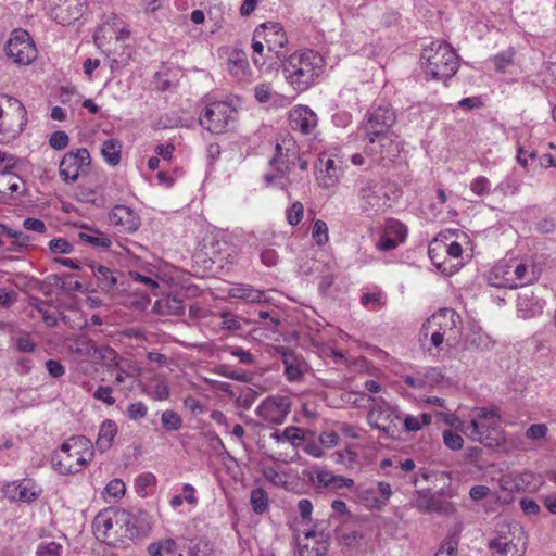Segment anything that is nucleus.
<instances>
[{"label": "nucleus", "instance_id": "bf43d9fd", "mask_svg": "<svg viewBox=\"0 0 556 556\" xmlns=\"http://www.w3.org/2000/svg\"><path fill=\"white\" fill-rule=\"evenodd\" d=\"M490 181L485 177H479L470 184V189L477 195H485L490 192Z\"/></svg>", "mask_w": 556, "mask_h": 556}, {"label": "nucleus", "instance_id": "58836bf2", "mask_svg": "<svg viewBox=\"0 0 556 556\" xmlns=\"http://www.w3.org/2000/svg\"><path fill=\"white\" fill-rule=\"evenodd\" d=\"M184 556H213L212 545L204 540H190L182 545Z\"/></svg>", "mask_w": 556, "mask_h": 556}, {"label": "nucleus", "instance_id": "49530a36", "mask_svg": "<svg viewBox=\"0 0 556 556\" xmlns=\"http://www.w3.org/2000/svg\"><path fill=\"white\" fill-rule=\"evenodd\" d=\"M442 437H443V443L450 450L459 451L463 448L464 439L457 432H455L451 429H446L443 431Z\"/></svg>", "mask_w": 556, "mask_h": 556}, {"label": "nucleus", "instance_id": "393cba45", "mask_svg": "<svg viewBox=\"0 0 556 556\" xmlns=\"http://www.w3.org/2000/svg\"><path fill=\"white\" fill-rule=\"evenodd\" d=\"M77 456L80 464L87 466L94 456V446L90 439L85 435H73L64 442Z\"/></svg>", "mask_w": 556, "mask_h": 556}, {"label": "nucleus", "instance_id": "a878e982", "mask_svg": "<svg viewBox=\"0 0 556 556\" xmlns=\"http://www.w3.org/2000/svg\"><path fill=\"white\" fill-rule=\"evenodd\" d=\"M282 364L285 367V376L287 380L291 382L302 380L307 370L305 361L291 351L282 353Z\"/></svg>", "mask_w": 556, "mask_h": 556}, {"label": "nucleus", "instance_id": "5701e85b", "mask_svg": "<svg viewBox=\"0 0 556 556\" xmlns=\"http://www.w3.org/2000/svg\"><path fill=\"white\" fill-rule=\"evenodd\" d=\"M92 271V275L97 279L98 287L104 292L113 293L117 290L118 279L122 274L116 270H112L103 265L94 264L93 262L86 264Z\"/></svg>", "mask_w": 556, "mask_h": 556}, {"label": "nucleus", "instance_id": "69168bd1", "mask_svg": "<svg viewBox=\"0 0 556 556\" xmlns=\"http://www.w3.org/2000/svg\"><path fill=\"white\" fill-rule=\"evenodd\" d=\"M229 352L232 356L238 357L243 364H253L255 362L254 355L242 348H229Z\"/></svg>", "mask_w": 556, "mask_h": 556}, {"label": "nucleus", "instance_id": "864d4df0", "mask_svg": "<svg viewBox=\"0 0 556 556\" xmlns=\"http://www.w3.org/2000/svg\"><path fill=\"white\" fill-rule=\"evenodd\" d=\"M70 143V138L65 131L58 130L51 134L49 144L55 150H63Z\"/></svg>", "mask_w": 556, "mask_h": 556}, {"label": "nucleus", "instance_id": "aec40b11", "mask_svg": "<svg viewBox=\"0 0 556 556\" xmlns=\"http://www.w3.org/2000/svg\"><path fill=\"white\" fill-rule=\"evenodd\" d=\"M52 465L61 475L78 473L86 468L85 464H80L75 453L64 443L54 452Z\"/></svg>", "mask_w": 556, "mask_h": 556}, {"label": "nucleus", "instance_id": "5fc2aeb1", "mask_svg": "<svg viewBox=\"0 0 556 556\" xmlns=\"http://www.w3.org/2000/svg\"><path fill=\"white\" fill-rule=\"evenodd\" d=\"M547 432L548 428L545 424H533L527 429L526 437L530 440L538 441L544 439Z\"/></svg>", "mask_w": 556, "mask_h": 556}, {"label": "nucleus", "instance_id": "6ab92c4d", "mask_svg": "<svg viewBox=\"0 0 556 556\" xmlns=\"http://www.w3.org/2000/svg\"><path fill=\"white\" fill-rule=\"evenodd\" d=\"M4 494L10 501L33 503L40 496L41 489L33 480L23 479L8 483Z\"/></svg>", "mask_w": 556, "mask_h": 556}, {"label": "nucleus", "instance_id": "de8ad7c7", "mask_svg": "<svg viewBox=\"0 0 556 556\" xmlns=\"http://www.w3.org/2000/svg\"><path fill=\"white\" fill-rule=\"evenodd\" d=\"M104 492L105 496L116 501L124 496L126 485L121 479H113L106 484Z\"/></svg>", "mask_w": 556, "mask_h": 556}, {"label": "nucleus", "instance_id": "79ce46f5", "mask_svg": "<svg viewBox=\"0 0 556 556\" xmlns=\"http://www.w3.org/2000/svg\"><path fill=\"white\" fill-rule=\"evenodd\" d=\"M21 178L12 173L0 174V192L15 193L20 190Z\"/></svg>", "mask_w": 556, "mask_h": 556}, {"label": "nucleus", "instance_id": "052dcab7", "mask_svg": "<svg viewBox=\"0 0 556 556\" xmlns=\"http://www.w3.org/2000/svg\"><path fill=\"white\" fill-rule=\"evenodd\" d=\"M93 397L98 401H102L108 405H113L115 399L112 396V388L106 386H100L93 393Z\"/></svg>", "mask_w": 556, "mask_h": 556}, {"label": "nucleus", "instance_id": "f3484780", "mask_svg": "<svg viewBox=\"0 0 556 556\" xmlns=\"http://www.w3.org/2000/svg\"><path fill=\"white\" fill-rule=\"evenodd\" d=\"M256 36H262L267 50L274 52L278 59L285 56V47L288 42L287 35L279 23L267 22L256 28Z\"/></svg>", "mask_w": 556, "mask_h": 556}, {"label": "nucleus", "instance_id": "2eb2a0df", "mask_svg": "<svg viewBox=\"0 0 556 556\" xmlns=\"http://www.w3.org/2000/svg\"><path fill=\"white\" fill-rule=\"evenodd\" d=\"M291 409V400L286 395H271L266 397L256 408V414L262 419L281 425Z\"/></svg>", "mask_w": 556, "mask_h": 556}, {"label": "nucleus", "instance_id": "a211bd4d", "mask_svg": "<svg viewBox=\"0 0 556 556\" xmlns=\"http://www.w3.org/2000/svg\"><path fill=\"white\" fill-rule=\"evenodd\" d=\"M466 434L472 441H477L486 447H497L505 443L504 432L496 426L477 424L470 421Z\"/></svg>", "mask_w": 556, "mask_h": 556}, {"label": "nucleus", "instance_id": "cd10ccee", "mask_svg": "<svg viewBox=\"0 0 556 556\" xmlns=\"http://www.w3.org/2000/svg\"><path fill=\"white\" fill-rule=\"evenodd\" d=\"M228 70L238 80L248 79L250 66L247 55L242 51H232L228 59Z\"/></svg>", "mask_w": 556, "mask_h": 556}, {"label": "nucleus", "instance_id": "c9c22d12", "mask_svg": "<svg viewBox=\"0 0 556 556\" xmlns=\"http://www.w3.org/2000/svg\"><path fill=\"white\" fill-rule=\"evenodd\" d=\"M78 238L80 241L86 242L94 248L109 249L112 244L111 239L98 229L81 231L78 233Z\"/></svg>", "mask_w": 556, "mask_h": 556}, {"label": "nucleus", "instance_id": "c85d7f7f", "mask_svg": "<svg viewBox=\"0 0 556 556\" xmlns=\"http://www.w3.org/2000/svg\"><path fill=\"white\" fill-rule=\"evenodd\" d=\"M230 298L245 300L252 303H261L266 301L265 293L254 289L251 285L239 283L229 289Z\"/></svg>", "mask_w": 556, "mask_h": 556}, {"label": "nucleus", "instance_id": "338daca9", "mask_svg": "<svg viewBox=\"0 0 556 556\" xmlns=\"http://www.w3.org/2000/svg\"><path fill=\"white\" fill-rule=\"evenodd\" d=\"M46 368L49 372V375L53 378H61L65 374L64 366L54 359H48L46 362Z\"/></svg>", "mask_w": 556, "mask_h": 556}, {"label": "nucleus", "instance_id": "ea45409f", "mask_svg": "<svg viewBox=\"0 0 556 556\" xmlns=\"http://www.w3.org/2000/svg\"><path fill=\"white\" fill-rule=\"evenodd\" d=\"M250 503L255 514H263L268 508V495L267 492L257 488L251 491Z\"/></svg>", "mask_w": 556, "mask_h": 556}, {"label": "nucleus", "instance_id": "774afa93", "mask_svg": "<svg viewBox=\"0 0 556 556\" xmlns=\"http://www.w3.org/2000/svg\"><path fill=\"white\" fill-rule=\"evenodd\" d=\"M222 318H223V321H222L223 329L231 330V331L241 329L240 321L235 316H232L230 313H223Z\"/></svg>", "mask_w": 556, "mask_h": 556}, {"label": "nucleus", "instance_id": "4468645a", "mask_svg": "<svg viewBox=\"0 0 556 556\" xmlns=\"http://www.w3.org/2000/svg\"><path fill=\"white\" fill-rule=\"evenodd\" d=\"M5 51L7 55L20 65H28L37 58V49L30 35L21 28L12 31Z\"/></svg>", "mask_w": 556, "mask_h": 556}, {"label": "nucleus", "instance_id": "bb28decb", "mask_svg": "<svg viewBox=\"0 0 556 556\" xmlns=\"http://www.w3.org/2000/svg\"><path fill=\"white\" fill-rule=\"evenodd\" d=\"M323 534L317 538L314 531L305 533V543H299V556H325L329 544L324 540Z\"/></svg>", "mask_w": 556, "mask_h": 556}, {"label": "nucleus", "instance_id": "a18cd8bd", "mask_svg": "<svg viewBox=\"0 0 556 556\" xmlns=\"http://www.w3.org/2000/svg\"><path fill=\"white\" fill-rule=\"evenodd\" d=\"M312 236L316 244L325 245L329 241L327 224L321 219L315 220Z\"/></svg>", "mask_w": 556, "mask_h": 556}, {"label": "nucleus", "instance_id": "09e8293b", "mask_svg": "<svg viewBox=\"0 0 556 556\" xmlns=\"http://www.w3.org/2000/svg\"><path fill=\"white\" fill-rule=\"evenodd\" d=\"M334 473L328 470H317L309 476V480L319 488L330 489Z\"/></svg>", "mask_w": 556, "mask_h": 556}, {"label": "nucleus", "instance_id": "473e14b6", "mask_svg": "<svg viewBox=\"0 0 556 556\" xmlns=\"http://www.w3.org/2000/svg\"><path fill=\"white\" fill-rule=\"evenodd\" d=\"M414 506L424 513L441 511L442 503L428 490L418 491Z\"/></svg>", "mask_w": 556, "mask_h": 556}, {"label": "nucleus", "instance_id": "603ef678", "mask_svg": "<svg viewBox=\"0 0 556 556\" xmlns=\"http://www.w3.org/2000/svg\"><path fill=\"white\" fill-rule=\"evenodd\" d=\"M62 545L51 541L48 543H41L38 545L36 554L37 556H61Z\"/></svg>", "mask_w": 556, "mask_h": 556}, {"label": "nucleus", "instance_id": "0eeeda50", "mask_svg": "<svg viewBox=\"0 0 556 556\" xmlns=\"http://www.w3.org/2000/svg\"><path fill=\"white\" fill-rule=\"evenodd\" d=\"M357 200L361 212L368 217H374L390 206V198L377 178L359 180Z\"/></svg>", "mask_w": 556, "mask_h": 556}, {"label": "nucleus", "instance_id": "f03ea898", "mask_svg": "<svg viewBox=\"0 0 556 556\" xmlns=\"http://www.w3.org/2000/svg\"><path fill=\"white\" fill-rule=\"evenodd\" d=\"M269 170L264 174L266 187L288 191L291 185L290 175L299 166L306 170L308 163L300 156L299 148L291 138L282 139L275 147V155L269 160Z\"/></svg>", "mask_w": 556, "mask_h": 556}, {"label": "nucleus", "instance_id": "f257e3e1", "mask_svg": "<svg viewBox=\"0 0 556 556\" xmlns=\"http://www.w3.org/2000/svg\"><path fill=\"white\" fill-rule=\"evenodd\" d=\"M92 527L99 540L115 545L117 542L146 536L151 530V522L143 510L131 513L111 508L99 513Z\"/></svg>", "mask_w": 556, "mask_h": 556}, {"label": "nucleus", "instance_id": "4c0bfd02", "mask_svg": "<svg viewBox=\"0 0 556 556\" xmlns=\"http://www.w3.org/2000/svg\"><path fill=\"white\" fill-rule=\"evenodd\" d=\"M29 306L34 307L42 317L43 323L48 327H55L58 325V318L55 314L49 312L50 304L37 296L29 298Z\"/></svg>", "mask_w": 556, "mask_h": 556}, {"label": "nucleus", "instance_id": "dca6fc26", "mask_svg": "<svg viewBox=\"0 0 556 556\" xmlns=\"http://www.w3.org/2000/svg\"><path fill=\"white\" fill-rule=\"evenodd\" d=\"M494 273L496 276L502 275L505 280L502 286L510 289L523 287L536 279L534 273L529 270L528 265L517 262L496 266Z\"/></svg>", "mask_w": 556, "mask_h": 556}, {"label": "nucleus", "instance_id": "37998d69", "mask_svg": "<svg viewBox=\"0 0 556 556\" xmlns=\"http://www.w3.org/2000/svg\"><path fill=\"white\" fill-rule=\"evenodd\" d=\"M161 422L165 430L177 431L182 426L181 417L174 410H165L161 416Z\"/></svg>", "mask_w": 556, "mask_h": 556}, {"label": "nucleus", "instance_id": "8fccbe9b", "mask_svg": "<svg viewBox=\"0 0 556 556\" xmlns=\"http://www.w3.org/2000/svg\"><path fill=\"white\" fill-rule=\"evenodd\" d=\"M73 244L64 238H55L49 242V250L54 254H71Z\"/></svg>", "mask_w": 556, "mask_h": 556}, {"label": "nucleus", "instance_id": "7c9ffc66", "mask_svg": "<svg viewBox=\"0 0 556 556\" xmlns=\"http://www.w3.org/2000/svg\"><path fill=\"white\" fill-rule=\"evenodd\" d=\"M116 433H117L116 424L111 419L104 420L100 425V428H99V433H98V438L96 441L97 448L101 453L106 452L112 446V443H113V440H114Z\"/></svg>", "mask_w": 556, "mask_h": 556}, {"label": "nucleus", "instance_id": "c03bdc74", "mask_svg": "<svg viewBox=\"0 0 556 556\" xmlns=\"http://www.w3.org/2000/svg\"><path fill=\"white\" fill-rule=\"evenodd\" d=\"M384 233L402 243L406 238L407 228L401 222L392 219L388 222Z\"/></svg>", "mask_w": 556, "mask_h": 556}, {"label": "nucleus", "instance_id": "6e6552de", "mask_svg": "<svg viewBox=\"0 0 556 556\" xmlns=\"http://www.w3.org/2000/svg\"><path fill=\"white\" fill-rule=\"evenodd\" d=\"M238 111L226 101L208 103L200 113L199 122L212 134L220 135L229 130L237 121Z\"/></svg>", "mask_w": 556, "mask_h": 556}, {"label": "nucleus", "instance_id": "1a4fd4ad", "mask_svg": "<svg viewBox=\"0 0 556 556\" xmlns=\"http://www.w3.org/2000/svg\"><path fill=\"white\" fill-rule=\"evenodd\" d=\"M26 121V110L21 101L8 96L0 99V132L5 138L21 134Z\"/></svg>", "mask_w": 556, "mask_h": 556}, {"label": "nucleus", "instance_id": "2f4dec72", "mask_svg": "<svg viewBox=\"0 0 556 556\" xmlns=\"http://www.w3.org/2000/svg\"><path fill=\"white\" fill-rule=\"evenodd\" d=\"M178 544L174 539L166 538L152 542L148 546L149 556H184L182 553H177Z\"/></svg>", "mask_w": 556, "mask_h": 556}, {"label": "nucleus", "instance_id": "9d476101", "mask_svg": "<svg viewBox=\"0 0 556 556\" xmlns=\"http://www.w3.org/2000/svg\"><path fill=\"white\" fill-rule=\"evenodd\" d=\"M367 140L364 153L383 167L393 165L401 155L402 143L395 134Z\"/></svg>", "mask_w": 556, "mask_h": 556}, {"label": "nucleus", "instance_id": "4d7b16f0", "mask_svg": "<svg viewBox=\"0 0 556 556\" xmlns=\"http://www.w3.org/2000/svg\"><path fill=\"white\" fill-rule=\"evenodd\" d=\"M457 545V536H452L444 542L440 551H438L434 556H456Z\"/></svg>", "mask_w": 556, "mask_h": 556}, {"label": "nucleus", "instance_id": "423d86ee", "mask_svg": "<svg viewBox=\"0 0 556 556\" xmlns=\"http://www.w3.org/2000/svg\"><path fill=\"white\" fill-rule=\"evenodd\" d=\"M369 410L367 421L374 429L384 433L388 439H399L402 430L399 421L402 420V414L396 406H391L382 397H369Z\"/></svg>", "mask_w": 556, "mask_h": 556}, {"label": "nucleus", "instance_id": "4be33fe9", "mask_svg": "<svg viewBox=\"0 0 556 556\" xmlns=\"http://www.w3.org/2000/svg\"><path fill=\"white\" fill-rule=\"evenodd\" d=\"M543 311L542 302L533 291L526 289L518 293L517 313L522 319H530L540 315Z\"/></svg>", "mask_w": 556, "mask_h": 556}, {"label": "nucleus", "instance_id": "13d9d810", "mask_svg": "<svg viewBox=\"0 0 556 556\" xmlns=\"http://www.w3.org/2000/svg\"><path fill=\"white\" fill-rule=\"evenodd\" d=\"M421 375L426 382V388H432L433 386L439 384L443 379L442 372L437 368H429Z\"/></svg>", "mask_w": 556, "mask_h": 556}, {"label": "nucleus", "instance_id": "20e7f679", "mask_svg": "<svg viewBox=\"0 0 556 556\" xmlns=\"http://www.w3.org/2000/svg\"><path fill=\"white\" fill-rule=\"evenodd\" d=\"M420 334L425 339L430 336V342L435 348L443 343L454 346L462 334L460 317L454 309H440L422 325Z\"/></svg>", "mask_w": 556, "mask_h": 556}, {"label": "nucleus", "instance_id": "c756f323", "mask_svg": "<svg viewBox=\"0 0 556 556\" xmlns=\"http://www.w3.org/2000/svg\"><path fill=\"white\" fill-rule=\"evenodd\" d=\"M154 307L162 315L180 316L185 312L184 301L175 294H168L156 301Z\"/></svg>", "mask_w": 556, "mask_h": 556}, {"label": "nucleus", "instance_id": "3c124183", "mask_svg": "<svg viewBox=\"0 0 556 556\" xmlns=\"http://www.w3.org/2000/svg\"><path fill=\"white\" fill-rule=\"evenodd\" d=\"M303 213V204L299 201L294 202L286 212L288 223L292 226H296L301 223Z\"/></svg>", "mask_w": 556, "mask_h": 556}, {"label": "nucleus", "instance_id": "39448f33", "mask_svg": "<svg viewBox=\"0 0 556 556\" xmlns=\"http://www.w3.org/2000/svg\"><path fill=\"white\" fill-rule=\"evenodd\" d=\"M421 64L427 75L437 80L450 79L458 70V56L445 41H432L422 49Z\"/></svg>", "mask_w": 556, "mask_h": 556}, {"label": "nucleus", "instance_id": "f8f14e48", "mask_svg": "<svg viewBox=\"0 0 556 556\" xmlns=\"http://www.w3.org/2000/svg\"><path fill=\"white\" fill-rule=\"evenodd\" d=\"M488 547L492 556H523L526 553V540L520 527L515 526L509 531L501 532L490 539Z\"/></svg>", "mask_w": 556, "mask_h": 556}, {"label": "nucleus", "instance_id": "e433bc0d", "mask_svg": "<svg viewBox=\"0 0 556 556\" xmlns=\"http://www.w3.org/2000/svg\"><path fill=\"white\" fill-rule=\"evenodd\" d=\"M270 438L276 442H289L293 446H299L304 440L303 430L292 426L287 427L282 432H273Z\"/></svg>", "mask_w": 556, "mask_h": 556}, {"label": "nucleus", "instance_id": "0e129e2a", "mask_svg": "<svg viewBox=\"0 0 556 556\" xmlns=\"http://www.w3.org/2000/svg\"><path fill=\"white\" fill-rule=\"evenodd\" d=\"M271 94V87L269 84L257 85L254 89L255 99L260 103H266L269 101Z\"/></svg>", "mask_w": 556, "mask_h": 556}, {"label": "nucleus", "instance_id": "e2e57ef3", "mask_svg": "<svg viewBox=\"0 0 556 556\" xmlns=\"http://www.w3.org/2000/svg\"><path fill=\"white\" fill-rule=\"evenodd\" d=\"M519 504L522 511L528 516H535L540 513L539 504L532 498H521Z\"/></svg>", "mask_w": 556, "mask_h": 556}, {"label": "nucleus", "instance_id": "7ed1b4c3", "mask_svg": "<svg viewBox=\"0 0 556 556\" xmlns=\"http://www.w3.org/2000/svg\"><path fill=\"white\" fill-rule=\"evenodd\" d=\"M324 60L313 50L294 52L282 61V74L298 92L308 90L320 76Z\"/></svg>", "mask_w": 556, "mask_h": 556}, {"label": "nucleus", "instance_id": "ddd939ff", "mask_svg": "<svg viewBox=\"0 0 556 556\" xmlns=\"http://www.w3.org/2000/svg\"><path fill=\"white\" fill-rule=\"evenodd\" d=\"M90 164V154L86 148L70 151L60 162V177L64 182L73 184L77 181L80 176H86L88 174Z\"/></svg>", "mask_w": 556, "mask_h": 556}, {"label": "nucleus", "instance_id": "680f3d73", "mask_svg": "<svg viewBox=\"0 0 556 556\" xmlns=\"http://www.w3.org/2000/svg\"><path fill=\"white\" fill-rule=\"evenodd\" d=\"M23 227L27 230L43 233L47 230L46 224L38 218L28 217L23 222Z\"/></svg>", "mask_w": 556, "mask_h": 556}, {"label": "nucleus", "instance_id": "9b49d317", "mask_svg": "<svg viewBox=\"0 0 556 556\" xmlns=\"http://www.w3.org/2000/svg\"><path fill=\"white\" fill-rule=\"evenodd\" d=\"M395 122V111L390 105H379L367 113L362 128L367 139H375L394 134L392 127Z\"/></svg>", "mask_w": 556, "mask_h": 556}, {"label": "nucleus", "instance_id": "6e6d98bb", "mask_svg": "<svg viewBox=\"0 0 556 556\" xmlns=\"http://www.w3.org/2000/svg\"><path fill=\"white\" fill-rule=\"evenodd\" d=\"M148 408L143 402L131 403L127 408V415L132 420H139L147 415Z\"/></svg>", "mask_w": 556, "mask_h": 556}, {"label": "nucleus", "instance_id": "412c9836", "mask_svg": "<svg viewBox=\"0 0 556 556\" xmlns=\"http://www.w3.org/2000/svg\"><path fill=\"white\" fill-rule=\"evenodd\" d=\"M316 114L307 106L298 105L290 111V127L302 135L312 134L317 126Z\"/></svg>", "mask_w": 556, "mask_h": 556}, {"label": "nucleus", "instance_id": "f704fd0d", "mask_svg": "<svg viewBox=\"0 0 556 556\" xmlns=\"http://www.w3.org/2000/svg\"><path fill=\"white\" fill-rule=\"evenodd\" d=\"M122 143L117 139H108L102 143L101 154L105 162L111 166H116L121 162Z\"/></svg>", "mask_w": 556, "mask_h": 556}, {"label": "nucleus", "instance_id": "a19ab883", "mask_svg": "<svg viewBox=\"0 0 556 556\" xmlns=\"http://www.w3.org/2000/svg\"><path fill=\"white\" fill-rule=\"evenodd\" d=\"M134 48L129 45H125L122 47L121 52H114V58H112L110 67L112 71H117L129 64L132 59Z\"/></svg>", "mask_w": 556, "mask_h": 556}, {"label": "nucleus", "instance_id": "72a5a7b5", "mask_svg": "<svg viewBox=\"0 0 556 556\" xmlns=\"http://www.w3.org/2000/svg\"><path fill=\"white\" fill-rule=\"evenodd\" d=\"M471 419L470 421H476L477 424H486L491 426H497L501 421L500 409L491 406V407H475L471 410Z\"/></svg>", "mask_w": 556, "mask_h": 556}, {"label": "nucleus", "instance_id": "b1692460", "mask_svg": "<svg viewBox=\"0 0 556 556\" xmlns=\"http://www.w3.org/2000/svg\"><path fill=\"white\" fill-rule=\"evenodd\" d=\"M110 220L113 225L121 226L127 232H134L140 226V218L131 208L125 205L115 206L110 214Z\"/></svg>", "mask_w": 556, "mask_h": 556}]
</instances>
